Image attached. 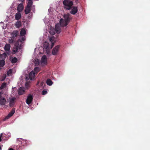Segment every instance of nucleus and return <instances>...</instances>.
Instances as JSON below:
<instances>
[{"label":"nucleus","mask_w":150,"mask_h":150,"mask_svg":"<svg viewBox=\"0 0 150 150\" xmlns=\"http://www.w3.org/2000/svg\"><path fill=\"white\" fill-rule=\"evenodd\" d=\"M35 76V73L32 71L30 72L29 74V77L30 80H32L34 78Z\"/></svg>","instance_id":"nucleus-13"},{"label":"nucleus","mask_w":150,"mask_h":150,"mask_svg":"<svg viewBox=\"0 0 150 150\" xmlns=\"http://www.w3.org/2000/svg\"><path fill=\"white\" fill-rule=\"evenodd\" d=\"M24 6L22 4H19L17 7V10L18 12H21L23 9Z\"/></svg>","instance_id":"nucleus-8"},{"label":"nucleus","mask_w":150,"mask_h":150,"mask_svg":"<svg viewBox=\"0 0 150 150\" xmlns=\"http://www.w3.org/2000/svg\"><path fill=\"white\" fill-rule=\"evenodd\" d=\"M47 91L45 90H44L42 92V95H45L47 94Z\"/></svg>","instance_id":"nucleus-33"},{"label":"nucleus","mask_w":150,"mask_h":150,"mask_svg":"<svg viewBox=\"0 0 150 150\" xmlns=\"http://www.w3.org/2000/svg\"><path fill=\"white\" fill-rule=\"evenodd\" d=\"M15 25L17 28H19L21 26V21H18L15 24Z\"/></svg>","instance_id":"nucleus-20"},{"label":"nucleus","mask_w":150,"mask_h":150,"mask_svg":"<svg viewBox=\"0 0 150 150\" xmlns=\"http://www.w3.org/2000/svg\"><path fill=\"white\" fill-rule=\"evenodd\" d=\"M59 45H57L55 46L53 49L52 54L53 55H56L58 52L59 49Z\"/></svg>","instance_id":"nucleus-6"},{"label":"nucleus","mask_w":150,"mask_h":150,"mask_svg":"<svg viewBox=\"0 0 150 150\" xmlns=\"http://www.w3.org/2000/svg\"><path fill=\"white\" fill-rule=\"evenodd\" d=\"M21 50L20 47L17 46L16 45H14V47L13 49V54H15L17 52Z\"/></svg>","instance_id":"nucleus-7"},{"label":"nucleus","mask_w":150,"mask_h":150,"mask_svg":"<svg viewBox=\"0 0 150 150\" xmlns=\"http://www.w3.org/2000/svg\"><path fill=\"white\" fill-rule=\"evenodd\" d=\"M6 57L7 55L5 53L0 54V58L2 59H4V60Z\"/></svg>","instance_id":"nucleus-19"},{"label":"nucleus","mask_w":150,"mask_h":150,"mask_svg":"<svg viewBox=\"0 0 150 150\" xmlns=\"http://www.w3.org/2000/svg\"><path fill=\"white\" fill-rule=\"evenodd\" d=\"M19 41V40H18L16 42V44L15 45H16V46L20 47Z\"/></svg>","instance_id":"nucleus-34"},{"label":"nucleus","mask_w":150,"mask_h":150,"mask_svg":"<svg viewBox=\"0 0 150 150\" xmlns=\"http://www.w3.org/2000/svg\"><path fill=\"white\" fill-rule=\"evenodd\" d=\"M6 74H4L2 77V79L1 80V81H4L6 79Z\"/></svg>","instance_id":"nucleus-32"},{"label":"nucleus","mask_w":150,"mask_h":150,"mask_svg":"<svg viewBox=\"0 0 150 150\" xmlns=\"http://www.w3.org/2000/svg\"><path fill=\"white\" fill-rule=\"evenodd\" d=\"M25 92V89L23 87H20L18 91V94L20 95H22Z\"/></svg>","instance_id":"nucleus-10"},{"label":"nucleus","mask_w":150,"mask_h":150,"mask_svg":"<svg viewBox=\"0 0 150 150\" xmlns=\"http://www.w3.org/2000/svg\"><path fill=\"white\" fill-rule=\"evenodd\" d=\"M11 47V46L9 44H6L4 47V50L5 51H9Z\"/></svg>","instance_id":"nucleus-18"},{"label":"nucleus","mask_w":150,"mask_h":150,"mask_svg":"<svg viewBox=\"0 0 150 150\" xmlns=\"http://www.w3.org/2000/svg\"><path fill=\"white\" fill-rule=\"evenodd\" d=\"M64 20L61 18L59 21L61 26L63 27L67 26L71 19V15L69 13L64 14Z\"/></svg>","instance_id":"nucleus-1"},{"label":"nucleus","mask_w":150,"mask_h":150,"mask_svg":"<svg viewBox=\"0 0 150 150\" xmlns=\"http://www.w3.org/2000/svg\"><path fill=\"white\" fill-rule=\"evenodd\" d=\"M21 14L20 13V12H17L16 14L15 18L16 20H18L21 19Z\"/></svg>","instance_id":"nucleus-12"},{"label":"nucleus","mask_w":150,"mask_h":150,"mask_svg":"<svg viewBox=\"0 0 150 150\" xmlns=\"http://www.w3.org/2000/svg\"><path fill=\"white\" fill-rule=\"evenodd\" d=\"M6 102V100L4 98H3L0 99V104L3 105H5Z\"/></svg>","instance_id":"nucleus-17"},{"label":"nucleus","mask_w":150,"mask_h":150,"mask_svg":"<svg viewBox=\"0 0 150 150\" xmlns=\"http://www.w3.org/2000/svg\"><path fill=\"white\" fill-rule=\"evenodd\" d=\"M17 59L16 57H14L11 60V62L12 63H15L17 61Z\"/></svg>","instance_id":"nucleus-27"},{"label":"nucleus","mask_w":150,"mask_h":150,"mask_svg":"<svg viewBox=\"0 0 150 150\" xmlns=\"http://www.w3.org/2000/svg\"><path fill=\"white\" fill-rule=\"evenodd\" d=\"M25 40V38L24 37H21L19 39V41L22 42L24 41Z\"/></svg>","instance_id":"nucleus-30"},{"label":"nucleus","mask_w":150,"mask_h":150,"mask_svg":"<svg viewBox=\"0 0 150 150\" xmlns=\"http://www.w3.org/2000/svg\"><path fill=\"white\" fill-rule=\"evenodd\" d=\"M46 83L47 85L50 86L52 85L53 82L50 79H48L47 80Z\"/></svg>","instance_id":"nucleus-21"},{"label":"nucleus","mask_w":150,"mask_h":150,"mask_svg":"<svg viewBox=\"0 0 150 150\" xmlns=\"http://www.w3.org/2000/svg\"><path fill=\"white\" fill-rule=\"evenodd\" d=\"M14 42V40L13 39H11V40H9V42L10 43H13Z\"/></svg>","instance_id":"nucleus-35"},{"label":"nucleus","mask_w":150,"mask_h":150,"mask_svg":"<svg viewBox=\"0 0 150 150\" xmlns=\"http://www.w3.org/2000/svg\"><path fill=\"white\" fill-rule=\"evenodd\" d=\"M29 1H32V0H29Z\"/></svg>","instance_id":"nucleus-42"},{"label":"nucleus","mask_w":150,"mask_h":150,"mask_svg":"<svg viewBox=\"0 0 150 150\" xmlns=\"http://www.w3.org/2000/svg\"><path fill=\"white\" fill-rule=\"evenodd\" d=\"M50 41L51 42H52V38H50Z\"/></svg>","instance_id":"nucleus-40"},{"label":"nucleus","mask_w":150,"mask_h":150,"mask_svg":"<svg viewBox=\"0 0 150 150\" xmlns=\"http://www.w3.org/2000/svg\"><path fill=\"white\" fill-rule=\"evenodd\" d=\"M8 150H14L12 148H10Z\"/></svg>","instance_id":"nucleus-38"},{"label":"nucleus","mask_w":150,"mask_h":150,"mask_svg":"<svg viewBox=\"0 0 150 150\" xmlns=\"http://www.w3.org/2000/svg\"><path fill=\"white\" fill-rule=\"evenodd\" d=\"M15 112V110L13 109L8 114L6 117L5 118V119H8L11 117L14 113Z\"/></svg>","instance_id":"nucleus-9"},{"label":"nucleus","mask_w":150,"mask_h":150,"mask_svg":"<svg viewBox=\"0 0 150 150\" xmlns=\"http://www.w3.org/2000/svg\"><path fill=\"white\" fill-rule=\"evenodd\" d=\"M49 43L47 42H45L44 45V48L45 49L47 50L49 48Z\"/></svg>","instance_id":"nucleus-25"},{"label":"nucleus","mask_w":150,"mask_h":150,"mask_svg":"<svg viewBox=\"0 0 150 150\" xmlns=\"http://www.w3.org/2000/svg\"><path fill=\"white\" fill-rule=\"evenodd\" d=\"M17 143L19 145L21 144L22 146H25L27 145V141L23 139H22L19 138L17 140Z\"/></svg>","instance_id":"nucleus-3"},{"label":"nucleus","mask_w":150,"mask_h":150,"mask_svg":"<svg viewBox=\"0 0 150 150\" xmlns=\"http://www.w3.org/2000/svg\"><path fill=\"white\" fill-rule=\"evenodd\" d=\"M15 99L16 98H12L10 99L9 105L10 107H12L13 106Z\"/></svg>","instance_id":"nucleus-11"},{"label":"nucleus","mask_w":150,"mask_h":150,"mask_svg":"<svg viewBox=\"0 0 150 150\" xmlns=\"http://www.w3.org/2000/svg\"><path fill=\"white\" fill-rule=\"evenodd\" d=\"M64 9L67 10H70L73 5L72 1L70 0H64L63 2Z\"/></svg>","instance_id":"nucleus-2"},{"label":"nucleus","mask_w":150,"mask_h":150,"mask_svg":"<svg viewBox=\"0 0 150 150\" xmlns=\"http://www.w3.org/2000/svg\"><path fill=\"white\" fill-rule=\"evenodd\" d=\"M42 62L45 64L47 62V58L46 55L43 56L41 58Z\"/></svg>","instance_id":"nucleus-15"},{"label":"nucleus","mask_w":150,"mask_h":150,"mask_svg":"<svg viewBox=\"0 0 150 150\" xmlns=\"http://www.w3.org/2000/svg\"><path fill=\"white\" fill-rule=\"evenodd\" d=\"M26 33V31L24 29L21 30L20 31V35L21 36H24L25 34Z\"/></svg>","instance_id":"nucleus-24"},{"label":"nucleus","mask_w":150,"mask_h":150,"mask_svg":"<svg viewBox=\"0 0 150 150\" xmlns=\"http://www.w3.org/2000/svg\"><path fill=\"white\" fill-rule=\"evenodd\" d=\"M6 83L4 82L0 86V89H2L4 88L6 86Z\"/></svg>","instance_id":"nucleus-28"},{"label":"nucleus","mask_w":150,"mask_h":150,"mask_svg":"<svg viewBox=\"0 0 150 150\" xmlns=\"http://www.w3.org/2000/svg\"><path fill=\"white\" fill-rule=\"evenodd\" d=\"M1 136H0V142H1Z\"/></svg>","instance_id":"nucleus-39"},{"label":"nucleus","mask_w":150,"mask_h":150,"mask_svg":"<svg viewBox=\"0 0 150 150\" xmlns=\"http://www.w3.org/2000/svg\"><path fill=\"white\" fill-rule=\"evenodd\" d=\"M33 97L32 95H30L27 97L26 100V103L28 105L30 104L33 100Z\"/></svg>","instance_id":"nucleus-5"},{"label":"nucleus","mask_w":150,"mask_h":150,"mask_svg":"<svg viewBox=\"0 0 150 150\" xmlns=\"http://www.w3.org/2000/svg\"><path fill=\"white\" fill-rule=\"evenodd\" d=\"M19 1H20L21 2H23L24 0H19Z\"/></svg>","instance_id":"nucleus-37"},{"label":"nucleus","mask_w":150,"mask_h":150,"mask_svg":"<svg viewBox=\"0 0 150 150\" xmlns=\"http://www.w3.org/2000/svg\"><path fill=\"white\" fill-rule=\"evenodd\" d=\"M12 72V70L11 69H10L7 72V74L8 76H9L10 74H11Z\"/></svg>","instance_id":"nucleus-31"},{"label":"nucleus","mask_w":150,"mask_h":150,"mask_svg":"<svg viewBox=\"0 0 150 150\" xmlns=\"http://www.w3.org/2000/svg\"><path fill=\"white\" fill-rule=\"evenodd\" d=\"M18 34V31L17 30L14 31L12 33L13 37L14 38L16 37Z\"/></svg>","instance_id":"nucleus-23"},{"label":"nucleus","mask_w":150,"mask_h":150,"mask_svg":"<svg viewBox=\"0 0 150 150\" xmlns=\"http://www.w3.org/2000/svg\"><path fill=\"white\" fill-rule=\"evenodd\" d=\"M54 42H52V44L51 45V48L52 49V47H53L54 45Z\"/></svg>","instance_id":"nucleus-36"},{"label":"nucleus","mask_w":150,"mask_h":150,"mask_svg":"<svg viewBox=\"0 0 150 150\" xmlns=\"http://www.w3.org/2000/svg\"><path fill=\"white\" fill-rule=\"evenodd\" d=\"M33 4L32 1H29L28 3L27 6L31 8Z\"/></svg>","instance_id":"nucleus-26"},{"label":"nucleus","mask_w":150,"mask_h":150,"mask_svg":"<svg viewBox=\"0 0 150 150\" xmlns=\"http://www.w3.org/2000/svg\"><path fill=\"white\" fill-rule=\"evenodd\" d=\"M70 13L73 14H75L78 12V7L77 6H72Z\"/></svg>","instance_id":"nucleus-4"},{"label":"nucleus","mask_w":150,"mask_h":150,"mask_svg":"<svg viewBox=\"0 0 150 150\" xmlns=\"http://www.w3.org/2000/svg\"><path fill=\"white\" fill-rule=\"evenodd\" d=\"M34 71L36 73L38 72L40 70V68L38 67H35L34 69Z\"/></svg>","instance_id":"nucleus-29"},{"label":"nucleus","mask_w":150,"mask_h":150,"mask_svg":"<svg viewBox=\"0 0 150 150\" xmlns=\"http://www.w3.org/2000/svg\"><path fill=\"white\" fill-rule=\"evenodd\" d=\"M55 29L56 33L57 34H59L61 32V29L59 26H58V24L56 25L55 26Z\"/></svg>","instance_id":"nucleus-14"},{"label":"nucleus","mask_w":150,"mask_h":150,"mask_svg":"<svg viewBox=\"0 0 150 150\" xmlns=\"http://www.w3.org/2000/svg\"><path fill=\"white\" fill-rule=\"evenodd\" d=\"M5 62L4 59H1L0 60V67H3L5 64Z\"/></svg>","instance_id":"nucleus-22"},{"label":"nucleus","mask_w":150,"mask_h":150,"mask_svg":"<svg viewBox=\"0 0 150 150\" xmlns=\"http://www.w3.org/2000/svg\"><path fill=\"white\" fill-rule=\"evenodd\" d=\"M31 8L26 6L24 12L25 14H27L30 11Z\"/></svg>","instance_id":"nucleus-16"},{"label":"nucleus","mask_w":150,"mask_h":150,"mask_svg":"<svg viewBox=\"0 0 150 150\" xmlns=\"http://www.w3.org/2000/svg\"><path fill=\"white\" fill-rule=\"evenodd\" d=\"M1 95H0V99H1Z\"/></svg>","instance_id":"nucleus-41"}]
</instances>
